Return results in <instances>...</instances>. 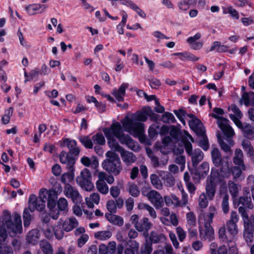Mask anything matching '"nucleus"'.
Here are the masks:
<instances>
[{"label": "nucleus", "mask_w": 254, "mask_h": 254, "mask_svg": "<svg viewBox=\"0 0 254 254\" xmlns=\"http://www.w3.org/2000/svg\"><path fill=\"white\" fill-rule=\"evenodd\" d=\"M22 230L21 216L16 212L12 215L7 210H4L0 220V236L4 240L7 233H21Z\"/></svg>", "instance_id": "nucleus-1"}, {"label": "nucleus", "mask_w": 254, "mask_h": 254, "mask_svg": "<svg viewBox=\"0 0 254 254\" xmlns=\"http://www.w3.org/2000/svg\"><path fill=\"white\" fill-rule=\"evenodd\" d=\"M152 110L148 108L147 110L138 113L135 117V119L133 120L128 117L122 122L123 126L127 132L134 137H139L142 135L144 132V124L137 122H145L147 119V117L150 116Z\"/></svg>", "instance_id": "nucleus-2"}, {"label": "nucleus", "mask_w": 254, "mask_h": 254, "mask_svg": "<svg viewBox=\"0 0 254 254\" xmlns=\"http://www.w3.org/2000/svg\"><path fill=\"white\" fill-rule=\"evenodd\" d=\"M107 159L102 163L104 169L108 172L117 176L122 171L123 167L118 155L108 151L106 153Z\"/></svg>", "instance_id": "nucleus-3"}, {"label": "nucleus", "mask_w": 254, "mask_h": 254, "mask_svg": "<svg viewBox=\"0 0 254 254\" xmlns=\"http://www.w3.org/2000/svg\"><path fill=\"white\" fill-rule=\"evenodd\" d=\"M60 160L62 164L66 165V168L69 171V172L64 173L61 178V182L66 186L67 184H69L74 179V165L75 161L70 155L64 151L60 153Z\"/></svg>", "instance_id": "nucleus-4"}, {"label": "nucleus", "mask_w": 254, "mask_h": 254, "mask_svg": "<svg viewBox=\"0 0 254 254\" xmlns=\"http://www.w3.org/2000/svg\"><path fill=\"white\" fill-rule=\"evenodd\" d=\"M184 136L182 138L186 151L188 155L191 156L193 166H196L203 158V153L200 149L192 150L191 142H194L192 137L186 131H184Z\"/></svg>", "instance_id": "nucleus-5"}, {"label": "nucleus", "mask_w": 254, "mask_h": 254, "mask_svg": "<svg viewBox=\"0 0 254 254\" xmlns=\"http://www.w3.org/2000/svg\"><path fill=\"white\" fill-rule=\"evenodd\" d=\"M213 111L214 113L211 116L213 118L217 119V124L218 126L224 134L228 137L234 136L235 132L229 124V121L226 118L219 116L224 114V110L220 108H214Z\"/></svg>", "instance_id": "nucleus-6"}, {"label": "nucleus", "mask_w": 254, "mask_h": 254, "mask_svg": "<svg viewBox=\"0 0 254 254\" xmlns=\"http://www.w3.org/2000/svg\"><path fill=\"white\" fill-rule=\"evenodd\" d=\"M92 175L90 171L87 168L83 169L77 177L76 180L77 185L87 191L93 190L94 186L91 182Z\"/></svg>", "instance_id": "nucleus-7"}, {"label": "nucleus", "mask_w": 254, "mask_h": 254, "mask_svg": "<svg viewBox=\"0 0 254 254\" xmlns=\"http://www.w3.org/2000/svg\"><path fill=\"white\" fill-rule=\"evenodd\" d=\"M217 214L216 208L210 205L207 211L201 210L198 216V222L200 225L203 226H211L214 216Z\"/></svg>", "instance_id": "nucleus-8"}, {"label": "nucleus", "mask_w": 254, "mask_h": 254, "mask_svg": "<svg viewBox=\"0 0 254 254\" xmlns=\"http://www.w3.org/2000/svg\"><path fill=\"white\" fill-rule=\"evenodd\" d=\"M45 200L40 197V193L38 197L36 195L32 194L29 197L28 208L31 212L35 210L41 212L45 208Z\"/></svg>", "instance_id": "nucleus-9"}, {"label": "nucleus", "mask_w": 254, "mask_h": 254, "mask_svg": "<svg viewBox=\"0 0 254 254\" xmlns=\"http://www.w3.org/2000/svg\"><path fill=\"white\" fill-rule=\"evenodd\" d=\"M64 193L67 197L70 198L74 203H80L82 201V197L78 190L70 184L64 186Z\"/></svg>", "instance_id": "nucleus-10"}, {"label": "nucleus", "mask_w": 254, "mask_h": 254, "mask_svg": "<svg viewBox=\"0 0 254 254\" xmlns=\"http://www.w3.org/2000/svg\"><path fill=\"white\" fill-rule=\"evenodd\" d=\"M239 221V216L236 211H232L231 213L230 219L227 221L226 226L227 231L232 238L234 237L238 233L237 225Z\"/></svg>", "instance_id": "nucleus-11"}, {"label": "nucleus", "mask_w": 254, "mask_h": 254, "mask_svg": "<svg viewBox=\"0 0 254 254\" xmlns=\"http://www.w3.org/2000/svg\"><path fill=\"white\" fill-rule=\"evenodd\" d=\"M149 201L157 209L161 208L164 205V200L161 194L155 190H151L146 194Z\"/></svg>", "instance_id": "nucleus-12"}, {"label": "nucleus", "mask_w": 254, "mask_h": 254, "mask_svg": "<svg viewBox=\"0 0 254 254\" xmlns=\"http://www.w3.org/2000/svg\"><path fill=\"white\" fill-rule=\"evenodd\" d=\"M103 132L107 138H117L123 131L120 123L116 122L112 124L109 128H104Z\"/></svg>", "instance_id": "nucleus-13"}, {"label": "nucleus", "mask_w": 254, "mask_h": 254, "mask_svg": "<svg viewBox=\"0 0 254 254\" xmlns=\"http://www.w3.org/2000/svg\"><path fill=\"white\" fill-rule=\"evenodd\" d=\"M214 181L215 175L212 173L210 179L207 181L205 187V193L209 200H212L215 195L216 185Z\"/></svg>", "instance_id": "nucleus-14"}, {"label": "nucleus", "mask_w": 254, "mask_h": 254, "mask_svg": "<svg viewBox=\"0 0 254 254\" xmlns=\"http://www.w3.org/2000/svg\"><path fill=\"white\" fill-rule=\"evenodd\" d=\"M202 36L200 33H196L194 36L188 38L186 40L190 47L194 50H200L203 45V42L199 40Z\"/></svg>", "instance_id": "nucleus-15"}, {"label": "nucleus", "mask_w": 254, "mask_h": 254, "mask_svg": "<svg viewBox=\"0 0 254 254\" xmlns=\"http://www.w3.org/2000/svg\"><path fill=\"white\" fill-rule=\"evenodd\" d=\"M199 228L200 238L204 241H212L215 239L214 231L211 226H203Z\"/></svg>", "instance_id": "nucleus-16"}, {"label": "nucleus", "mask_w": 254, "mask_h": 254, "mask_svg": "<svg viewBox=\"0 0 254 254\" xmlns=\"http://www.w3.org/2000/svg\"><path fill=\"white\" fill-rule=\"evenodd\" d=\"M118 138L122 144H125L130 149L135 151L138 148L137 143L134 141L132 139L128 134L123 133V132L119 135Z\"/></svg>", "instance_id": "nucleus-17"}, {"label": "nucleus", "mask_w": 254, "mask_h": 254, "mask_svg": "<svg viewBox=\"0 0 254 254\" xmlns=\"http://www.w3.org/2000/svg\"><path fill=\"white\" fill-rule=\"evenodd\" d=\"M221 166L220 168V170L218 172L217 170L214 171V170L212 169L211 174L213 173L215 175V178L217 176H218L219 177V180H221V179H228L231 176V172H230V167H229V163L228 161L225 162L224 163H222Z\"/></svg>", "instance_id": "nucleus-18"}, {"label": "nucleus", "mask_w": 254, "mask_h": 254, "mask_svg": "<svg viewBox=\"0 0 254 254\" xmlns=\"http://www.w3.org/2000/svg\"><path fill=\"white\" fill-rule=\"evenodd\" d=\"M226 138L224 139H223L219 134H217V138L218 142L221 146V149L226 153H229L231 152L230 146L234 144V141L231 139L233 136H227L225 135Z\"/></svg>", "instance_id": "nucleus-19"}, {"label": "nucleus", "mask_w": 254, "mask_h": 254, "mask_svg": "<svg viewBox=\"0 0 254 254\" xmlns=\"http://www.w3.org/2000/svg\"><path fill=\"white\" fill-rule=\"evenodd\" d=\"M57 206L58 208V210H57V212L55 214H52V212H51V217L55 220H56L58 218L59 216V211H64L67 212L68 209V202L67 200L64 197H61L57 201Z\"/></svg>", "instance_id": "nucleus-20"}, {"label": "nucleus", "mask_w": 254, "mask_h": 254, "mask_svg": "<svg viewBox=\"0 0 254 254\" xmlns=\"http://www.w3.org/2000/svg\"><path fill=\"white\" fill-rule=\"evenodd\" d=\"M123 162L127 166H130L135 163L137 160L136 156L131 152L124 149L120 153Z\"/></svg>", "instance_id": "nucleus-21"}, {"label": "nucleus", "mask_w": 254, "mask_h": 254, "mask_svg": "<svg viewBox=\"0 0 254 254\" xmlns=\"http://www.w3.org/2000/svg\"><path fill=\"white\" fill-rule=\"evenodd\" d=\"M128 86L129 85L128 83H123L118 89H114L112 92V94L118 101L122 102L124 99L126 90Z\"/></svg>", "instance_id": "nucleus-22"}, {"label": "nucleus", "mask_w": 254, "mask_h": 254, "mask_svg": "<svg viewBox=\"0 0 254 254\" xmlns=\"http://www.w3.org/2000/svg\"><path fill=\"white\" fill-rule=\"evenodd\" d=\"M40 196L44 199L46 201L47 200H56L57 198L58 194L57 192L54 190H47L43 188L40 190Z\"/></svg>", "instance_id": "nucleus-23"}, {"label": "nucleus", "mask_w": 254, "mask_h": 254, "mask_svg": "<svg viewBox=\"0 0 254 254\" xmlns=\"http://www.w3.org/2000/svg\"><path fill=\"white\" fill-rule=\"evenodd\" d=\"M152 224L147 217H143L135 226V229L140 232H147L151 228Z\"/></svg>", "instance_id": "nucleus-24"}, {"label": "nucleus", "mask_w": 254, "mask_h": 254, "mask_svg": "<svg viewBox=\"0 0 254 254\" xmlns=\"http://www.w3.org/2000/svg\"><path fill=\"white\" fill-rule=\"evenodd\" d=\"M243 133L244 136L250 139H253L254 127L248 123H242L239 127Z\"/></svg>", "instance_id": "nucleus-25"}, {"label": "nucleus", "mask_w": 254, "mask_h": 254, "mask_svg": "<svg viewBox=\"0 0 254 254\" xmlns=\"http://www.w3.org/2000/svg\"><path fill=\"white\" fill-rule=\"evenodd\" d=\"M98 179L95 183L96 189L101 194L106 195L109 192V187L104 181V178L103 176L100 177L98 175Z\"/></svg>", "instance_id": "nucleus-26"}, {"label": "nucleus", "mask_w": 254, "mask_h": 254, "mask_svg": "<svg viewBox=\"0 0 254 254\" xmlns=\"http://www.w3.org/2000/svg\"><path fill=\"white\" fill-rule=\"evenodd\" d=\"M233 162L235 165L241 166L242 168L246 166L244 163V154L241 149L236 148L235 149Z\"/></svg>", "instance_id": "nucleus-27"}, {"label": "nucleus", "mask_w": 254, "mask_h": 254, "mask_svg": "<svg viewBox=\"0 0 254 254\" xmlns=\"http://www.w3.org/2000/svg\"><path fill=\"white\" fill-rule=\"evenodd\" d=\"M85 200L88 207L93 208L94 206V204H99L100 196L97 192H93L90 194L89 196L85 197Z\"/></svg>", "instance_id": "nucleus-28"}, {"label": "nucleus", "mask_w": 254, "mask_h": 254, "mask_svg": "<svg viewBox=\"0 0 254 254\" xmlns=\"http://www.w3.org/2000/svg\"><path fill=\"white\" fill-rule=\"evenodd\" d=\"M78 225V222L74 217H71L66 219L63 223V229L66 231L69 232Z\"/></svg>", "instance_id": "nucleus-29"}, {"label": "nucleus", "mask_w": 254, "mask_h": 254, "mask_svg": "<svg viewBox=\"0 0 254 254\" xmlns=\"http://www.w3.org/2000/svg\"><path fill=\"white\" fill-rule=\"evenodd\" d=\"M80 161L85 166H91L93 169L96 168L99 165L98 160L94 157L90 158L86 156H83L81 158Z\"/></svg>", "instance_id": "nucleus-30"}, {"label": "nucleus", "mask_w": 254, "mask_h": 254, "mask_svg": "<svg viewBox=\"0 0 254 254\" xmlns=\"http://www.w3.org/2000/svg\"><path fill=\"white\" fill-rule=\"evenodd\" d=\"M105 217L111 223L118 226H122L124 224V220L121 216L114 215L113 213L105 214Z\"/></svg>", "instance_id": "nucleus-31"}, {"label": "nucleus", "mask_w": 254, "mask_h": 254, "mask_svg": "<svg viewBox=\"0 0 254 254\" xmlns=\"http://www.w3.org/2000/svg\"><path fill=\"white\" fill-rule=\"evenodd\" d=\"M47 6L45 5H41L40 4H31L26 7L25 9L27 13L29 15H34L38 12V10L42 8V11L40 12H43L47 8Z\"/></svg>", "instance_id": "nucleus-32"}, {"label": "nucleus", "mask_w": 254, "mask_h": 254, "mask_svg": "<svg viewBox=\"0 0 254 254\" xmlns=\"http://www.w3.org/2000/svg\"><path fill=\"white\" fill-rule=\"evenodd\" d=\"M228 187L232 197L234 198L236 197L238 195L239 190L241 189V186L230 180L228 182Z\"/></svg>", "instance_id": "nucleus-33"}, {"label": "nucleus", "mask_w": 254, "mask_h": 254, "mask_svg": "<svg viewBox=\"0 0 254 254\" xmlns=\"http://www.w3.org/2000/svg\"><path fill=\"white\" fill-rule=\"evenodd\" d=\"M211 157L213 164L216 167H219L223 162H222V157L218 149L213 148L211 151Z\"/></svg>", "instance_id": "nucleus-34"}, {"label": "nucleus", "mask_w": 254, "mask_h": 254, "mask_svg": "<svg viewBox=\"0 0 254 254\" xmlns=\"http://www.w3.org/2000/svg\"><path fill=\"white\" fill-rule=\"evenodd\" d=\"M138 208L139 210H146L147 211L149 216L153 219L157 218L156 212L153 207L149 205L148 204L145 203H139L138 204Z\"/></svg>", "instance_id": "nucleus-35"}, {"label": "nucleus", "mask_w": 254, "mask_h": 254, "mask_svg": "<svg viewBox=\"0 0 254 254\" xmlns=\"http://www.w3.org/2000/svg\"><path fill=\"white\" fill-rule=\"evenodd\" d=\"M174 56H179L180 59L181 61H191L192 62L197 61L199 60V58L194 56L193 54L188 53H175L173 54Z\"/></svg>", "instance_id": "nucleus-36"}, {"label": "nucleus", "mask_w": 254, "mask_h": 254, "mask_svg": "<svg viewBox=\"0 0 254 254\" xmlns=\"http://www.w3.org/2000/svg\"><path fill=\"white\" fill-rule=\"evenodd\" d=\"M39 232L37 229H33L28 233L27 240L29 243L36 244L39 239Z\"/></svg>", "instance_id": "nucleus-37"}, {"label": "nucleus", "mask_w": 254, "mask_h": 254, "mask_svg": "<svg viewBox=\"0 0 254 254\" xmlns=\"http://www.w3.org/2000/svg\"><path fill=\"white\" fill-rule=\"evenodd\" d=\"M107 143L109 147L112 149L113 152H119L121 153L125 149L120 145L115 138H107Z\"/></svg>", "instance_id": "nucleus-38"}, {"label": "nucleus", "mask_w": 254, "mask_h": 254, "mask_svg": "<svg viewBox=\"0 0 254 254\" xmlns=\"http://www.w3.org/2000/svg\"><path fill=\"white\" fill-rule=\"evenodd\" d=\"M241 100L243 101L244 104L247 106L250 105L254 106V92L244 93L242 96Z\"/></svg>", "instance_id": "nucleus-39"}, {"label": "nucleus", "mask_w": 254, "mask_h": 254, "mask_svg": "<svg viewBox=\"0 0 254 254\" xmlns=\"http://www.w3.org/2000/svg\"><path fill=\"white\" fill-rule=\"evenodd\" d=\"M165 239V237L163 234L154 231L150 232L149 240L152 243H159L163 241Z\"/></svg>", "instance_id": "nucleus-40"}, {"label": "nucleus", "mask_w": 254, "mask_h": 254, "mask_svg": "<svg viewBox=\"0 0 254 254\" xmlns=\"http://www.w3.org/2000/svg\"><path fill=\"white\" fill-rule=\"evenodd\" d=\"M112 235V232L109 230L98 231L94 234L95 239L100 241H106L109 239Z\"/></svg>", "instance_id": "nucleus-41"}, {"label": "nucleus", "mask_w": 254, "mask_h": 254, "mask_svg": "<svg viewBox=\"0 0 254 254\" xmlns=\"http://www.w3.org/2000/svg\"><path fill=\"white\" fill-rule=\"evenodd\" d=\"M246 166L244 168L241 166H234L230 167L231 175H232L234 180H237L239 178L242 174V171L246 170Z\"/></svg>", "instance_id": "nucleus-42"}, {"label": "nucleus", "mask_w": 254, "mask_h": 254, "mask_svg": "<svg viewBox=\"0 0 254 254\" xmlns=\"http://www.w3.org/2000/svg\"><path fill=\"white\" fill-rule=\"evenodd\" d=\"M238 204L249 209H252L254 207L250 195L241 196L239 199Z\"/></svg>", "instance_id": "nucleus-43"}, {"label": "nucleus", "mask_w": 254, "mask_h": 254, "mask_svg": "<svg viewBox=\"0 0 254 254\" xmlns=\"http://www.w3.org/2000/svg\"><path fill=\"white\" fill-rule=\"evenodd\" d=\"M150 182L152 186L157 190H161L163 188V184L157 175L151 174L150 176Z\"/></svg>", "instance_id": "nucleus-44"}, {"label": "nucleus", "mask_w": 254, "mask_h": 254, "mask_svg": "<svg viewBox=\"0 0 254 254\" xmlns=\"http://www.w3.org/2000/svg\"><path fill=\"white\" fill-rule=\"evenodd\" d=\"M244 230L252 231L254 232V216L251 215L250 217L246 218L243 220Z\"/></svg>", "instance_id": "nucleus-45"}, {"label": "nucleus", "mask_w": 254, "mask_h": 254, "mask_svg": "<svg viewBox=\"0 0 254 254\" xmlns=\"http://www.w3.org/2000/svg\"><path fill=\"white\" fill-rule=\"evenodd\" d=\"M208 198L204 192L201 193L198 198V204L201 209H204L208 205Z\"/></svg>", "instance_id": "nucleus-46"}, {"label": "nucleus", "mask_w": 254, "mask_h": 254, "mask_svg": "<svg viewBox=\"0 0 254 254\" xmlns=\"http://www.w3.org/2000/svg\"><path fill=\"white\" fill-rule=\"evenodd\" d=\"M40 248L45 254H53V248L51 244L47 241H41L40 243Z\"/></svg>", "instance_id": "nucleus-47"}, {"label": "nucleus", "mask_w": 254, "mask_h": 254, "mask_svg": "<svg viewBox=\"0 0 254 254\" xmlns=\"http://www.w3.org/2000/svg\"><path fill=\"white\" fill-rule=\"evenodd\" d=\"M127 186L128 191L131 196L137 197L139 195L140 191L138 186L136 184L132 183H128Z\"/></svg>", "instance_id": "nucleus-48"}, {"label": "nucleus", "mask_w": 254, "mask_h": 254, "mask_svg": "<svg viewBox=\"0 0 254 254\" xmlns=\"http://www.w3.org/2000/svg\"><path fill=\"white\" fill-rule=\"evenodd\" d=\"M218 238L223 242H230L231 239L229 238L226 235V227L223 226L220 227L218 230Z\"/></svg>", "instance_id": "nucleus-49"}, {"label": "nucleus", "mask_w": 254, "mask_h": 254, "mask_svg": "<svg viewBox=\"0 0 254 254\" xmlns=\"http://www.w3.org/2000/svg\"><path fill=\"white\" fill-rule=\"evenodd\" d=\"M29 209L26 208L24 209L23 213V223L25 227H28L31 223L32 216L29 212Z\"/></svg>", "instance_id": "nucleus-50"}, {"label": "nucleus", "mask_w": 254, "mask_h": 254, "mask_svg": "<svg viewBox=\"0 0 254 254\" xmlns=\"http://www.w3.org/2000/svg\"><path fill=\"white\" fill-rule=\"evenodd\" d=\"M243 149L250 155L254 154V148L249 140H245L242 143Z\"/></svg>", "instance_id": "nucleus-51"}, {"label": "nucleus", "mask_w": 254, "mask_h": 254, "mask_svg": "<svg viewBox=\"0 0 254 254\" xmlns=\"http://www.w3.org/2000/svg\"><path fill=\"white\" fill-rule=\"evenodd\" d=\"M187 224L190 226H194L196 225V217L192 211L189 212L186 214Z\"/></svg>", "instance_id": "nucleus-52"}, {"label": "nucleus", "mask_w": 254, "mask_h": 254, "mask_svg": "<svg viewBox=\"0 0 254 254\" xmlns=\"http://www.w3.org/2000/svg\"><path fill=\"white\" fill-rule=\"evenodd\" d=\"M92 140L94 143L103 145L105 143V139L103 135L101 133H98L92 137Z\"/></svg>", "instance_id": "nucleus-53"}, {"label": "nucleus", "mask_w": 254, "mask_h": 254, "mask_svg": "<svg viewBox=\"0 0 254 254\" xmlns=\"http://www.w3.org/2000/svg\"><path fill=\"white\" fill-rule=\"evenodd\" d=\"M161 120L165 123H174L175 121L173 115L169 112L165 113L162 115Z\"/></svg>", "instance_id": "nucleus-54"}, {"label": "nucleus", "mask_w": 254, "mask_h": 254, "mask_svg": "<svg viewBox=\"0 0 254 254\" xmlns=\"http://www.w3.org/2000/svg\"><path fill=\"white\" fill-rule=\"evenodd\" d=\"M54 234L56 238L58 240L62 239L64 235V232L61 225L55 226L53 228Z\"/></svg>", "instance_id": "nucleus-55"}, {"label": "nucleus", "mask_w": 254, "mask_h": 254, "mask_svg": "<svg viewBox=\"0 0 254 254\" xmlns=\"http://www.w3.org/2000/svg\"><path fill=\"white\" fill-rule=\"evenodd\" d=\"M254 232L252 231L244 230V237L248 244H251L254 239Z\"/></svg>", "instance_id": "nucleus-56"}, {"label": "nucleus", "mask_w": 254, "mask_h": 254, "mask_svg": "<svg viewBox=\"0 0 254 254\" xmlns=\"http://www.w3.org/2000/svg\"><path fill=\"white\" fill-rule=\"evenodd\" d=\"M198 170L199 174L202 176L206 175L209 170L208 163L206 162H203L199 167Z\"/></svg>", "instance_id": "nucleus-57"}, {"label": "nucleus", "mask_w": 254, "mask_h": 254, "mask_svg": "<svg viewBox=\"0 0 254 254\" xmlns=\"http://www.w3.org/2000/svg\"><path fill=\"white\" fill-rule=\"evenodd\" d=\"M106 208L109 213H115L117 211V207L114 200L111 199L107 201Z\"/></svg>", "instance_id": "nucleus-58"}, {"label": "nucleus", "mask_w": 254, "mask_h": 254, "mask_svg": "<svg viewBox=\"0 0 254 254\" xmlns=\"http://www.w3.org/2000/svg\"><path fill=\"white\" fill-rule=\"evenodd\" d=\"M81 143L87 148H92L93 143L92 140L88 136H82L79 138Z\"/></svg>", "instance_id": "nucleus-59"}, {"label": "nucleus", "mask_w": 254, "mask_h": 254, "mask_svg": "<svg viewBox=\"0 0 254 254\" xmlns=\"http://www.w3.org/2000/svg\"><path fill=\"white\" fill-rule=\"evenodd\" d=\"M12 113L13 108L12 107L9 108V109L5 111V114L1 119L2 122L4 124H7L9 123L10 118L12 116Z\"/></svg>", "instance_id": "nucleus-60"}, {"label": "nucleus", "mask_w": 254, "mask_h": 254, "mask_svg": "<svg viewBox=\"0 0 254 254\" xmlns=\"http://www.w3.org/2000/svg\"><path fill=\"white\" fill-rule=\"evenodd\" d=\"M229 195L227 194H225L223 197L222 202V208L224 213H227L229 210Z\"/></svg>", "instance_id": "nucleus-61"}, {"label": "nucleus", "mask_w": 254, "mask_h": 254, "mask_svg": "<svg viewBox=\"0 0 254 254\" xmlns=\"http://www.w3.org/2000/svg\"><path fill=\"white\" fill-rule=\"evenodd\" d=\"M174 114L177 117V118L180 120V121L184 124L185 125V121L184 120V118L185 117L186 112L183 109H179L178 110H175L174 111Z\"/></svg>", "instance_id": "nucleus-62"}, {"label": "nucleus", "mask_w": 254, "mask_h": 254, "mask_svg": "<svg viewBox=\"0 0 254 254\" xmlns=\"http://www.w3.org/2000/svg\"><path fill=\"white\" fill-rule=\"evenodd\" d=\"M165 183L167 187H172L175 183L174 177L169 173H167L165 179Z\"/></svg>", "instance_id": "nucleus-63"}, {"label": "nucleus", "mask_w": 254, "mask_h": 254, "mask_svg": "<svg viewBox=\"0 0 254 254\" xmlns=\"http://www.w3.org/2000/svg\"><path fill=\"white\" fill-rule=\"evenodd\" d=\"M224 13H229L233 17L238 19L239 18V14L238 12L235 9H234L232 6H229L226 9L224 10Z\"/></svg>", "instance_id": "nucleus-64"}]
</instances>
